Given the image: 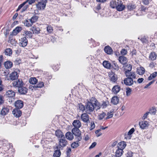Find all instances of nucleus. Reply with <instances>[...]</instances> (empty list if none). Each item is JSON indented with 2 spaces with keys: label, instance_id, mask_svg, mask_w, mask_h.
Listing matches in <instances>:
<instances>
[{
  "label": "nucleus",
  "instance_id": "f257e3e1",
  "mask_svg": "<svg viewBox=\"0 0 157 157\" xmlns=\"http://www.w3.org/2000/svg\"><path fill=\"white\" fill-rule=\"evenodd\" d=\"M85 108L86 112L90 113L95 109L96 110L100 109L99 102L95 97H92L86 103Z\"/></svg>",
  "mask_w": 157,
  "mask_h": 157
},
{
  "label": "nucleus",
  "instance_id": "f03ea898",
  "mask_svg": "<svg viewBox=\"0 0 157 157\" xmlns=\"http://www.w3.org/2000/svg\"><path fill=\"white\" fill-rule=\"evenodd\" d=\"M72 124L74 128L72 129V132L75 136L76 141H79L82 140L81 131L79 129L81 127V123L79 120H75Z\"/></svg>",
  "mask_w": 157,
  "mask_h": 157
},
{
  "label": "nucleus",
  "instance_id": "7ed1b4c3",
  "mask_svg": "<svg viewBox=\"0 0 157 157\" xmlns=\"http://www.w3.org/2000/svg\"><path fill=\"white\" fill-rule=\"evenodd\" d=\"M46 0H37L36 4L38 10H44L45 7L47 3Z\"/></svg>",
  "mask_w": 157,
  "mask_h": 157
},
{
  "label": "nucleus",
  "instance_id": "20e7f679",
  "mask_svg": "<svg viewBox=\"0 0 157 157\" xmlns=\"http://www.w3.org/2000/svg\"><path fill=\"white\" fill-rule=\"evenodd\" d=\"M68 142L66 140L65 137L59 139V144L54 147V149H61L65 147L67 144Z\"/></svg>",
  "mask_w": 157,
  "mask_h": 157
},
{
  "label": "nucleus",
  "instance_id": "39448f33",
  "mask_svg": "<svg viewBox=\"0 0 157 157\" xmlns=\"http://www.w3.org/2000/svg\"><path fill=\"white\" fill-rule=\"evenodd\" d=\"M15 94V92L12 90H8L6 92L5 95L7 98V100H8L10 102L12 103L14 100Z\"/></svg>",
  "mask_w": 157,
  "mask_h": 157
},
{
  "label": "nucleus",
  "instance_id": "423d86ee",
  "mask_svg": "<svg viewBox=\"0 0 157 157\" xmlns=\"http://www.w3.org/2000/svg\"><path fill=\"white\" fill-rule=\"evenodd\" d=\"M12 108L11 106L9 105L4 106L1 111V115L2 116L7 115L9 112L10 109Z\"/></svg>",
  "mask_w": 157,
  "mask_h": 157
},
{
  "label": "nucleus",
  "instance_id": "0eeeda50",
  "mask_svg": "<svg viewBox=\"0 0 157 157\" xmlns=\"http://www.w3.org/2000/svg\"><path fill=\"white\" fill-rule=\"evenodd\" d=\"M117 6L116 9L119 11H121L124 10L125 8V6L123 4L121 0H117Z\"/></svg>",
  "mask_w": 157,
  "mask_h": 157
},
{
  "label": "nucleus",
  "instance_id": "6e6552de",
  "mask_svg": "<svg viewBox=\"0 0 157 157\" xmlns=\"http://www.w3.org/2000/svg\"><path fill=\"white\" fill-rule=\"evenodd\" d=\"M108 76L110 81L114 83L116 82L117 80V76L114 72L112 71L109 72L108 73Z\"/></svg>",
  "mask_w": 157,
  "mask_h": 157
},
{
  "label": "nucleus",
  "instance_id": "1a4fd4ad",
  "mask_svg": "<svg viewBox=\"0 0 157 157\" xmlns=\"http://www.w3.org/2000/svg\"><path fill=\"white\" fill-rule=\"evenodd\" d=\"M12 85L13 87L17 88L18 89L19 87L23 86L24 83L21 79H18L13 81L12 83Z\"/></svg>",
  "mask_w": 157,
  "mask_h": 157
},
{
  "label": "nucleus",
  "instance_id": "9d476101",
  "mask_svg": "<svg viewBox=\"0 0 157 157\" xmlns=\"http://www.w3.org/2000/svg\"><path fill=\"white\" fill-rule=\"evenodd\" d=\"M86 113H83L81 116V120L84 123H88L90 122V116Z\"/></svg>",
  "mask_w": 157,
  "mask_h": 157
},
{
  "label": "nucleus",
  "instance_id": "9b49d317",
  "mask_svg": "<svg viewBox=\"0 0 157 157\" xmlns=\"http://www.w3.org/2000/svg\"><path fill=\"white\" fill-rule=\"evenodd\" d=\"M28 43V40L25 37H23L19 40V44L21 47H26Z\"/></svg>",
  "mask_w": 157,
  "mask_h": 157
},
{
  "label": "nucleus",
  "instance_id": "f8f14e48",
  "mask_svg": "<svg viewBox=\"0 0 157 157\" xmlns=\"http://www.w3.org/2000/svg\"><path fill=\"white\" fill-rule=\"evenodd\" d=\"M31 30L33 31V34H38L40 33H42L43 34H46L45 33V32H44V33H42L41 32V30H40V28L35 25L32 27Z\"/></svg>",
  "mask_w": 157,
  "mask_h": 157
},
{
  "label": "nucleus",
  "instance_id": "ddd939ff",
  "mask_svg": "<svg viewBox=\"0 0 157 157\" xmlns=\"http://www.w3.org/2000/svg\"><path fill=\"white\" fill-rule=\"evenodd\" d=\"M124 73L127 77L132 79L133 80L134 79L136 78L137 75L135 72L131 71L129 72Z\"/></svg>",
  "mask_w": 157,
  "mask_h": 157
},
{
  "label": "nucleus",
  "instance_id": "4468645a",
  "mask_svg": "<svg viewBox=\"0 0 157 157\" xmlns=\"http://www.w3.org/2000/svg\"><path fill=\"white\" fill-rule=\"evenodd\" d=\"M24 105L23 101L20 100H17L14 103V105L16 109H21L23 107Z\"/></svg>",
  "mask_w": 157,
  "mask_h": 157
},
{
  "label": "nucleus",
  "instance_id": "2eb2a0df",
  "mask_svg": "<svg viewBox=\"0 0 157 157\" xmlns=\"http://www.w3.org/2000/svg\"><path fill=\"white\" fill-rule=\"evenodd\" d=\"M136 83V82L134 81L132 79L129 78L128 77L125 78L124 80V82L126 86H131L133 84L134 82Z\"/></svg>",
  "mask_w": 157,
  "mask_h": 157
},
{
  "label": "nucleus",
  "instance_id": "dca6fc26",
  "mask_svg": "<svg viewBox=\"0 0 157 157\" xmlns=\"http://www.w3.org/2000/svg\"><path fill=\"white\" fill-rule=\"evenodd\" d=\"M13 113L14 116L16 117H20L22 114V112L20 109H15L13 111Z\"/></svg>",
  "mask_w": 157,
  "mask_h": 157
},
{
  "label": "nucleus",
  "instance_id": "f3484780",
  "mask_svg": "<svg viewBox=\"0 0 157 157\" xmlns=\"http://www.w3.org/2000/svg\"><path fill=\"white\" fill-rule=\"evenodd\" d=\"M118 60L119 62L123 65H125L128 62L126 57L124 56H119Z\"/></svg>",
  "mask_w": 157,
  "mask_h": 157
},
{
  "label": "nucleus",
  "instance_id": "a211bd4d",
  "mask_svg": "<svg viewBox=\"0 0 157 157\" xmlns=\"http://www.w3.org/2000/svg\"><path fill=\"white\" fill-rule=\"evenodd\" d=\"M18 92L21 94H25L27 93L28 90L27 89L23 86L18 88Z\"/></svg>",
  "mask_w": 157,
  "mask_h": 157
},
{
  "label": "nucleus",
  "instance_id": "6ab92c4d",
  "mask_svg": "<svg viewBox=\"0 0 157 157\" xmlns=\"http://www.w3.org/2000/svg\"><path fill=\"white\" fill-rule=\"evenodd\" d=\"M104 51L108 55L112 54L113 52L112 49L109 45L105 47Z\"/></svg>",
  "mask_w": 157,
  "mask_h": 157
},
{
  "label": "nucleus",
  "instance_id": "aec40b11",
  "mask_svg": "<svg viewBox=\"0 0 157 157\" xmlns=\"http://www.w3.org/2000/svg\"><path fill=\"white\" fill-rule=\"evenodd\" d=\"M18 75L17 72L14 71L10 74V78L11 80H13L18 78Z\"/></svg>",
  "mask_w": 157,
  "mask_h": 157
},
{
  "label": "nucleus",
  "instance_id": "412c9836",
  "mask_svg": "<svg viewBox=\"0 0 157 157\" xmlns=\"http://www.w3.org/2000/svg\"><path fill=\"white\" fill-rule=\"evenodd\" d=\"M140 127L142 129H145L149 125L148 123L146 121H141L139 123Z\"/></svg>",
  "mask_w": 157,
  "mask_h": 157
},
{
  "label": "nucleus",
  "instance_id": "4be33fe9",
  "mask_svg": "<svg viewBox=\"0 0 157 157\" xmlns=\"http://www.w3.org/2000/svg\"><path fill=\"white\" fill-rule=\"evenodd\" d=\"M132 69V66L130 64H127L124 66V70L125 73L131 72Z\"/></svg>",
  "mask_w": 157,
  "mask_h": 157
},
{
  "label": "nucleus",
  "instance_id": "5701e85b",
  "mask_svg": "<svg viewBox=\"0 0 157 157\" xmlns=\"http://www.w3.org/2000/svg\"><path fill=\"white\" fill-rule=\"evenodd\" d=\"M55 135L58 138H62L64 137L63 133L60 129H58L56 131Z\"/></svg>",
  "mask_w": 157,
  "mask_h": 157
},
{
  "label": "nucleus",
  "instance_id": "b1692460",
  "mask_svg": "<svg viewBox=\"0 0 157 157\" xmlns=\"http://www.w3.org/2000/svg\"><path fill=\"white\" fill-rule=\"evenodd\" d=\"M4 65L6 69H10L13 67V63L10 61H7L4 62Z\"/></svg>",
  "mask_w": 157,
  "mask_h": 157
},
{
  "label": "nucleus",
  "instance_id": "393cba45",
  "mask_svg": "<svg viewBox=\"0 0 157 157\" xmlns=\"http://www.w3.org/2000/svg\"><path fill=\"white\" fill-rule=\"evenodd\" d=\"M157 57V54L155 52H153L150 53L149 56V59L152 61L156 60Z\"/></svg>",
  "mask_w": 157,
  "mask_h": 157
},
{
  "label": "nucleus",
  "instance_id": "a878e982",
  "mask_svg": "<svg viewBox=\"0 0 157 157\" xmlns=\"http://www.w3.org/2000/svg\"><path fill=\"white\" fill-rule=\"evenodd\" d=\"M120 86L118 85H116L113 87L112 91L114 94H117L120 91Z\"/></svg>",
  "mask_w": 157,
  "mask_h": 157
},
{
  "label": "nucleus",
  "instance_id": "bb28decb",
  "mask_svg": "<svg viewBox=\"0 0 157 157\" xmlns=\"http://www.w3.org/2000/svg\"><path fill=\"white\" fill-rule=\"evenodd\" d=\"M39 18V17L36 15V14L35 13L29 19V20L33 24V23L38 21Z\"/></svg>",
  "mask_w": 157,
  "mask_h": 157
},
{
  "label": "nucleus",
  "instance_id": "cd10ccee",
  "mask_svg": "<svg viewBox=\"0 0 157 157\" xmlns=\"http://www.w3.org/2000/svg\"><path fill=\"white\" fill-rule=\"evenodd\" d=\"M23 35L24 36V37H25L26 38H32L33 36L32 33L28 30H25L24 31Z\"/></svg>",
  "mask_w": 157,
  "mask_h": 157
},
{
  "label": "nucleus",
  "instance_id": "c85d7f7f",
  "mask_svg": "<svg viewBox=\"0 0 157 157\" xmlns=\"http://www.w3.org/2000/svg\"><path fill=\"white\" fill-rule=\"evenodd\" d=\"M73 134H74L73 133H72L71 132H68L65 134V136L67 139L71 140L74 138Z\"/></svg>",
  "mask_w": 157,
  "mask_h": 157
},
{
  "label": "nucleus",
  "instance_id": "c756f323",
  "mask_svg": "<svg viewBox=\"0 0 157 157\" xmlns=\"http://www.w3.org/2000/svg\"><path fill=\"white\" fill-rule=\"evenodd\" d=\"M60 149H55L53 154L54 157H59L61 155V152L60 151Z\"/></svg>",
  "mask_w": 157,
  "mask_h": 157
},
{
  "label": "nucleus",
  "instance_id": "7c9ffc66",
  "mask_svg": "<svg viewBox=\"0 0 157 157\" xmlns=\"http://www.w3.org/2000/svg\"><path fill=\"white\" fill-rule=\"evenodd\" d=\"M103 66L106 68L110 69L112 68V65L108 61H104L103 63Z\"/></svg>",
  "mask_w": 157,
  "mask_h": 157
},
{
  "label": "nucleus",
  "instance_id": "2f4dec72",
  "mask_svg": "<svg viewBox=\"0 0 157 157\" xmlns=\"http://www.w3.org/2000/svg\"><path fill=\"white\" fill-rule=\"evenodd\" d=\"M23 23L24 25L27 27L31 26L33 25L32 22L30 21L29 19H27L24 20Z\"/></svg>",
  "mask_w": 157,
  "mask_h": 157
},
{
  "label": "nucleus",
  "instance_id": "473e14b6",
  "mask_svg": "<svg viewBox=\"0 0 157 157\" xmlns=\"http://www.w3.org/2000/svg\"><path fill=\"white\" fill-rule=\"evenodd\" d=\"M109 102L108 101H102V103L101 105L99 103V105L100 109L101 108L103 109L106 108L109 104Z\"/></svg>",
  "mask_w": 157,
  "mask_h": 157
},
{
  "label": "nucleus",
  "instance_id": "72a5a7b5",
  "mask_svg": "<svg viewBox=\"0 0 157 157\" xmlns=\"http://www.w3.org/2000/svg\"><path fill=\"white\" fill-rule=\"evenodd\" d=\"M127 8L128 10L132 11L136 9V6L135 5L132 3H129L127 5Z\"/></svg>",
  "mask_w": 157,
  "mask_h": 157
},
{
  "label": "nucleus",
  "instance_id": "f704fd0d",
  "mask_svg": "<svg viewBox=\"0 0 157 157\" xmlns=\"http://www.w3.org/2000/svg\"><path fill=\"white\" fill-rule=\"evenodd\" d=\"M119 98L117 96L113 97L111 100V102L114 105H117L119 102Z\"/></svg>",
  "mask_w": 157,
  "mask_h": 157
},
{
  "label": "nucleus",
  "instance_id": "c9c22d12",
  "mask_svg": "<svg viewBox=\"0 0 157 157\" xmlns=\"http://www.w3.org/2000/svg\"><path fill=\"white\" fill-rule=\"evenodd\" d=\"M22 28L21 27H17L15 29L13 30L12 33L14 35H16L21 30Z\"/></svg>",
  "mask_w": 157,
  "mask_h": 157
},
{
  "label": "nucleus",
  "instance_id": "e433bc0d",
  "mask_svg": "<svg viewBox=\"0 0 157 157\" xmlns=\"http://www.w3.org/2000/svg\"><path fill=\"white\" fill-rule=\"evenodd\" d=\"M126 146V144L124 141L120 142L118 145L117 147L119 148L124 149Z\"/></svg>",
  "mask_w": 157,
  "mask_h": 157
},
{
  "label": "nucleus",
  "instance_id": "4c0bfd02",
  "mask_svg": "<svg viewBox=\"0 0 157 157\" xmlns=\"http://www.w3.org/2000/svg\"><path fill=\"white\" fill-rule=\"evenodd\" d=\"M6 55L11 56L12 54V50L10 48H7L5 50L4 52Z\"/></svg>",
  "mask_w": 157,
  "mask_h": 157
},
{
  "label": "nucleus",
  "instance_id": "58836bf2",
  "mask_svg": "<svg viewBox=\"0 0 157 157\" xmlns=\"http://www.w3.org/2000/svg\"><path fill=\"white\" fill-rule=\"evenodd\" d=\"M123 150L119 148H118V149L117 150L116 152L115 155L119 157L121 156L123 154V153L124 152Z\"/></svg>",
  "mask_w": 157,
  "mask_h": 157
},
{
  "label": "nucleus",
  "instance_id": "ea45409f",
  "mask_svg": "<svg viewBox=\"0 0 157 157\" xmlns=\"http://www.w3.org/2000/svg\"><path fill=\"white\" fill-rule=\"evenodd\" d=\"M117 3V1L116 2L115 0H113L110 2V6L112 8H116Z\"/></svg>",
  "mask_w": 157,
  "mask_h": 157
},
{
  "label": "nucleus",
  "instance_id": "a19ab883",
  "mask_svg": "<svg viewBox=\"0 0 157 157\" xmlns=\"http://www.w3.org/2000/svg\"><path fill=\"white\" fill-rule=\"evenodd\" d=\"M86 109L85 106L82 103H80L78 104V109L82 112H83Z\"/></svg>",
  "mask_w": 157,
  "mask_h": 157
},
{
  "label": "nucleus",
  "instance_id": "79ce46f5",
  "mask_svg": "<svg viewBox=\"0 0 157 157\" xmlns=\"http://www.w3.org/2000/svg\"><path fill=\"white\" fill-rule=\"evenodd\" d=\"M37 81V80L36 78H31L29 79V83L32 84H35Z\"/></svg>",
  "mask_w": 157,
  "mask_h": 157
},
{
  "label": "nucleus",
  "instance_id": "37998d69",
  "mask_svg": "<svg viewBox=\"0 0 157 157\" xmlns=\"http://www.w3.org/2000/svg\"><path fill=\"white\" fill-rule=\"evenodd\" d=\"M156 76H157V72H155L150 75L148 77V80H151L155 78Z\"/></svg>",
  "mask_w": 157,
  "mask_h": 157
},
{
  "label": "nucleus",
  "instance_id": "c03bdc74",
  "mask_svg": "<svg viewBox=\"0 0 157 157\" xmlns=\"http://www.w3.org/2000/svg\"><path fill=\"white\" fill-rule=\"evenodd\" d=\"M111 69H113L116 71H117L119 70V67L117 63H114L112 65Z\"/></svg>",
  "mask_w": 157,
  "mask_h": 157
},
{
  "label": "nucleus",
  "instance_id": "a18cd8bd",
  "mask_svg": "<svg viewBox=\"0 0 157 157\" xmlns=\"http://www.w3.org/2000/svg\"><path fill=\"white\" fill-rule=\"evenodd\" d=\"M47 32L49 33H51L53 31V27L51 25H47Z\"/></svg>",
  "mask_w": 157,
  "mask_h": 157
},
{
  "label": "nucleus",
  "instance_id": "49530a36",
  "mask_svg": "<svg viewBox=\"0 0 157 157\" xmlns=\"http://www.w3.org/2000/svg\"><path fill=\"white\" fill-rule=\"evenodd\" d=\"M75 140H76V139H75ZM76 142H77L76 140ZM78 142L79 141L77 142H73V143H72L71 145V147L73 148H76L77 147H78L79 146V145L77 142Z\"/></svg>",
  "mask_w": 157,
  "mask_h": 157
},
{
  "label": "nucleus",
  "instance_id": "de8ad7c7",
  "mask_svg": "<svg viewBox=\"0 0 157 157\" xmlns=\"http://www.w3.org/2000/svg\"><path fill=\"white\" fill-rule=\"evenodd\" d=\"M149 113L151 114H155L156 110L155 107H152L149 109Z\"/></svg>",
  "mask_w": 157,
  "mask_h": 157
},
{
  "label": "nucleus",
  "instance_id": "09e8293b",
  "mask_svg": "<svg viewBox=\"0 0 157 157\" xmlns=\"http://www.w3.org/2000/svg\"><path fill=\"white\" fill-rule=\"evenodd\" d=\"M106 115V113L104 112H103L100 113L98 115V119L100 120H101L103 119Z\"/></svg>",
  "mask_w": 157,
  "mask_h": 157
},
{
  "label": "nucleus",
  "instance_id": "8fccbe9b",
  "mask_svg": "<svg viewBox=\"0 0 157 157\" xmlns=\"http://www.w3.org/2000/svg\"><path fill=\"white\" fill-rule=\"evenodd\" d=\"M44 85V83L43 82H39L37 84L36 87L37 88H41L43 87Z\"/></svg>",
  "mask_w": 157,
  "mask_h": 157
},
{
  "label": "nucleus",
  "instance_id": "3c124183",
  "mask_svg": "<svg viewBox=\"0 0 157 157\" xmlns=\"http://www.w3.org/2000/svg\"><path fill=\"white\" fill-rule=\"evenodd\" d=\"M71 152V148H67L66 152L67 157H70V154Z\"/></svg>",
  "mask_w": 157,
  "mask_h": 157
},
{
  "label": "nucleus",
  "instance_id": "603ef678",
  "mask_svg": "<svg viewBox=\"0 0 157 157\" xmlns=\"http://www.w3.org/2000/svg\"><path fill=\"white\" fill-rule=\"evenodd\" d=\"M121 53L122 56L125 55L127 53V51L124 48L122 49L121 51Z\"/></svg>",
  "mask_w": 157,
  "mask_h": 157
},
{
  "label": "nucleus",
  "instance_id": "864d4df0",
  "mask_svg": "<svg viewBox=\"0 0 157 157\" xmlns=\"http://www.w3.org/2000/svg\"><path fill=\"white\" fill-rule=\"evenodd\" d=\"M145 71V69L143 67H140V69L139 70V73H140V75H143L144 74Z\"/></svg>",
  "mask_w": 157,
  "mask_h": 157
},
{
  "label": "nucleus",
  "instance_id": "5fc2aeb1",
  "mask_svg": "<svg viewBox=\"0 0 157 157\" xmlns=\"http://www.w3.org/2000/svg\"><path fill=\"white\" fill-rule=\"evenodd\" d=\"M101 3L98 4L97 6L95 7V9L97 11H98L101 9Z\"/></svg>",
  "mask_w": 157,
  "mask_h": 157
},
{
  "label": "nucleus",
  "instance_id": "6e6d98bb",
  "mask_svg": "<svg viewBox=\"0 0 157 157\" xmlns=\"http://www.w3.org/2000/svg\"><path fill=\"white\" fill-rule=\"evenodd\" d=\"M4 102V97L0 94V105L3 104Z\"/></svg>",
  "mask_w": 157,
  "mask_h": 157
},
{
  "label": "nucleus",
  "instance_id": "4d7b16f0",
  "mask_svg": "<svg viewBox=\"0 0 157 157\" xmlns=\"http://www.w3.org/2000/svg\"><path fill=\"white\" fill-rule=\"evenodd\" d=\"M25 3H26L25 2H24L23 3H22V4L18 6V7L17 9V10H16V11L17 12L18 11H19L21 9V8L25 5Z\"/></svg>",
  "mask_w": 157,
  "mask_h": 157
},
{
  "label": "nucleus",
  "instance_id": "13d9d810",
  "mask_svg": "<svg viewBox=\"0 0 157 157\" xmlns=\"http://www.w3.org/2000/svg\"><path fill=\"white\" fill-rule=\"evenodd\" d=\"M107 117H106V119H108L112 118L113 116V114L111 113L108 112L107 113Z\"/></svg>",
  "mask_w": 157,
  "mask_h": 157
},
{
  "label": "nucleus",
  "instance_id": "bf43d9fd",
  "mask_svg": "<svg viewBox=\"0 0 157 157\" xmlns=\"http://www.w3.org/2000/svg\"><path fill=\"white\" fill-rule=\"evenodd\" d=\"M132 90L130 88H126V93L127 95H129L131 94Z\"/></svg>",
  "mask_w": 157,
  "mask_h": 157
},
{
  "label": "nucleus",
  "instance_id": "052dcab7",
  "mask_svg": "<svg viewBox=\"0 0 157 157\" xmlns=\"http://www.w3.org/2000/svg\"><path fill=\"white\" fill-rule=\"evenodd\" d=\"M132 56L133 57L134 56H136L137 54V51L136 49H133L132 50L131 52Z\"/></svg>",
  "mask_w": 157,
  "mask_h": 157
},
{
  "label": "nucleus",
  "instance_id": "680f3d73",
  "mask_svg": "<svg viewBox=\"0 0 157 157\" xmlns=\"http://www.w3.org/2000/svg\"><path fill=\"white\" fill-rule=\"evenodd\" d=\"M97 143L96 142H94L92 143L91 145L89 147V149H91L94 147L96 145Z\"/></svg>",
  "mask_w": 157,
  "mask_h": 157
},
{
  "label": "nucleus",
  "instance_id": "e2e57ef3",
  "mask_svg": "<svg viewBox=\"0 0 157 157\" xmlns=\"http://www.w3.org/2000/svg\"><path fill=\"white\" fill-rule=\"evenodd\" d=\"M135 131V129L134 128H132L131 129H130V130L129 131V132H128V135H130L132 134L134 131Z\"/></svg>",
  "mask_w": 157,
  "mask_h": 157
},
{
  "label": "nucleus",
  "instance_id": "0e129e2a",
  "mask_svg": "<svg viewBox=\"0 0 157 157\" xmlns=\"http://www.w3.org/2000/svg\"><path fill=\"white\" fill-rule=\"evenodd\" d=\"M142 2L145 5H147L150 3L149 0H142Z\"/></svg>",
  "mask_w": 157,
  "mask_h": 157
},
{
  "label": "nucleus",
  "instance_id": "69168bd1",
  "mask_svg": "<svg viewBox=\"0 0 157 157\" xmlns=\"http://www.w3.org/2000/svg\"><path fill=\"white\" fill-rule=\"evenodd\" d=\"M140 10L142 11L145 12L147 8L146 7L143 5H141V7L140 8Z\"/></svg>",
  "mask_w": 157,
  "mask_h": 157
},
{
  "label": "nucleus",
  "instance_id": "338daca9",
  "mask_svg": "<svg viewBox=\"0 0 157 157\" xmlns=\"http://www.w3.org/2000/svg\"><path fill=\"white\" fill-rule=\"evenodd\" d=\"M149 113V112H147L145 113L143 117H142V119L143 120H144L147 118V116H148V114Z\"/></svg>",
  "mask_w": 157,
  "mask_h": 157
},
{
  "label": "nucleus",
  "instance_id": "774afa93",
  "mask_svg": "<svg viewBox=\"0 0 157 157\" xmlns=\"http://www.w3.org/2000/svg\"><path fill=\"white\" fill-rule=\"evenodd\" d=\"M155 82L154 80H152L149 82L148 84H147V85H146L144 87V88H147L149 86L151 85L153 83Z\"/></svg>",
  "mask_w": 157,
  "mask_h": 157
}]
</instances>
